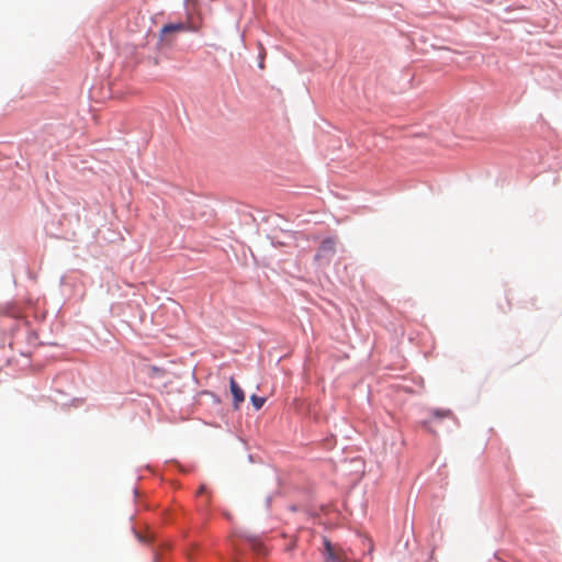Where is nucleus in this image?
Segmentation results:
<instances>
[{"label": "nucleus", "mask_w": 562, "mask_h": 562, "mask_svg": "<svg viewBox=\"0 0 562 562\" xmlns=\"http://www.w3.org/2000/svg\"><path fill=\"white\" fill-rule=\"evenodd\" d=\"M229 387H231V392H232L233 397H234V407L236 409H238L239 405L245 401L244 391L237 384V382L235 381V379L233 376L229 379Z\"/></svg>", "instance_id": "7ed1b4c3"}, {"label": "nucleus", "mask_w": 562, "mask_h": 562, "mask_svg": "<svg viewBox=\"0 0 562 562\" xmlns=\"http://www.w3.org/2000/svg\"><path fill=\"white\" fill-rule=\"evenodd\" d=\"M325 551L328 560L335 562H347L346 553L333 546L328 540H324Z\"/></svg>", "instance_id": "f03ea898"}, {"label": "nucleus", "mask_w": 562, "mask_h": 562, "mask_svg": "<svg viewBox=\"0 0 562 562\" xmlns=\"http://www.w3.org/2000/svg\"><path fill=\"white\" fill-rule=\"evenodd\" d=\"M335 251H336L335 239L327 238L322 241V244L315 255V260L329 262V260L334 256Z\"/></svg>", "instance_id": "f257e3e1"}, {"label": "nucleus", "mask_w": 562, "mask_h": 562, "mask_svg": "<svg viewBox=\"0 0 562 562\" xmlns=\"http://www.w3.org/2000/svg\"><path fill=\"white\" fill-rule=\"evenodd\" d=\"M187 30V26L184 23L182 22H179V23H169V24H166L162 26L161 29V34L162 35H167L169 33H173V32H182V31H186Z\"/></svg>", "instance_id": "20e7f679"}, {"label": "nucleus", "mask_w": 562, "mask_h": 562, "mask_svg": "<svg viewBox=\"0 0 562 562\" xmlns=\"http://www.w3.org/2000/svg\"><path fill=\"white\" fill-rule=\"evenodd\" d=\"M250 401L256 409H260L263 406L266 398L254 394L250 396Z\"/></svg>", "instance_id": "423d86ee"}, {"label": "nucleus", "mask_w": 562, "mask_h": 562, "mask_svg": "<svg viewBox=\"0 0 562 562\" xmlns=\"http://www.w3.org/2000/svg\"><path fill=\"white\" fill-rule=\"evenodd\" d=\"M430 413L434 418H438V419L454 418L453 413L450 409H446V408L431 409Z\"/></svg>", "instance_id": "39448f33"}, {"label": "nucleus", "mask_w": 562, "mask_h": 562, "mask_svg": "<svg viewBox=\"0 0 562 562\" xmlns=\"http://www.w3.org/2000/svg\"><path fill=\"white\" fill-rule=\"evenodd\" d=\"M259 67L263 68V61H259Z\"/></svg>", "instance_id": "0eeeda50"}]
</instances>
